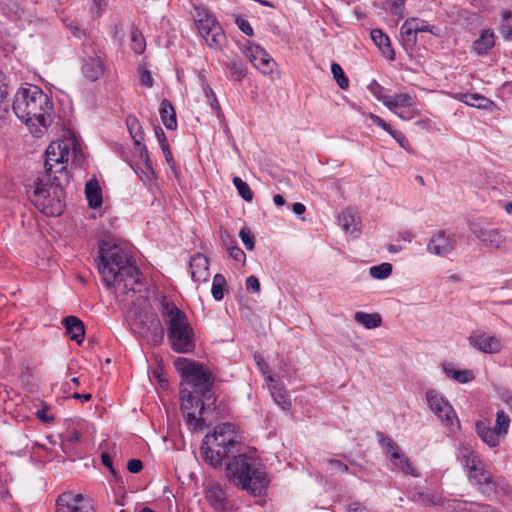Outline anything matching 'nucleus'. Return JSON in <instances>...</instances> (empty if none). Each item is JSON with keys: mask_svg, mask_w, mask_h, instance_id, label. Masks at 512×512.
<instances>
[{"mask_svg": "<svg viewBox=\"0 0 512 512\" xmlns=\"http://www.w3.org/2000/svg\"><path fill=\"white\" fill-rule=\"evenodd\" d=\"M233 184L236 187L239 195L247 202H251L253 200V192L250 189L249 185L243 181L240 177L233 178Z\"/></svg>", "mask_w": 512, "mask_h": 512, "instance_id": "ea45409f", "label": "nucleus"}, {"mask_svg": "<svg viewBox=\"0 0 512 512\" xmlns=\"http://www.w3.org/2000/svg\"><path fill=\"white\" fill-rule=\"evenodd\" d=\"M489 470L486 468V464L482 459L479 460V463H475L471 466V468L466 471L467 478H476L477 475L489 477Z\"/></svg>", "mask_w": 512, "mask_h": 512, "instance_id": "49530a36", "label": "nucleus"}, {"mask_svg": "<svg viewBox=\"0 0 512 512\" xmlns=\"http://www.w3.org/2000/svg\"><path fill=\"white\" fill-rule=\"evenodd\" d=\"M389 134L397 141V143L406 151L412 152L411 145L409 143V140L406 138V136L397 130H391Z\"/></svg>", "mask_w": 512, "mask_h": 512, "instance_id": "603ef678", "label": "nucleus"}, {"mask_svg": "<svg viewBox=\"0 0 512 512\" xmlns=\"http://www.w3.org/2000/svg\"><path fill=\"white\" fill-rule=\"evenodd\" d=\"M155 135L159 142L160 147L166 148V144H168V141H167L166 135L161 127L157 126L155 128Z\"/></svg>", "mask_w": 512, "mask_h": 512, "instance_id": "0e129e2a", "label": "nucleus"}, {"mask_svg": "<svg viewBox=\"0 0 512 512\" xmlns=\"http://www.w3.org/2000/svg\"><path fill=\"white\" fill-rule=\"evenodd\" d=\"M56 512H94L93 501L86 495L64 492L55 502Z\"/></svg>", "mask_w": 512, "mask_h": 512, "instance_id": "9d476101", "label": "nucleus"}, {"mask_svg": "<svg viewBox=\"0 0 512 512\" xmlns=\"http://www.w3.org/2000/svg\"><path fill=\"white\" fill-rule=\"evenodd\" d=\"M477 435L490 447L499 445L501 434L494 428L492 429L486 421L479 420L475 424Z\"/></svg>", "mask_w": 512, "mask_h": 512, "instance_id": "5701e85b", "label": "nucleus"}, {"mask_svg": "<svg viewBox=\"0 0 512 512\" xmlns=\"http://www.w3.org/2000/svg\"><path fill=\"white\" fill-rule=\"evenodd\" d=\"M329 464L335 469V470H338L340 472H347L348 471V466L343 463L342 461L340 460H337V459H329L328 460Z\"/></svg>", "mask_w": 512, "mask_h": 512, "instance_id": "338daca9", "label": "nucleus"}, {"mask_svg": "<svg viewBox=\"0 0 512 512\" xmlns=\"http://www.w3.org/2000/svg\"><path fill=\"white\" fill-rule=\"evenodd\" d=\"M195 11V23L199 33L211 48H219L225 40L222 27L205 8L196 7Z\"/></svg>", "mask_w": 512, "mask_h": 512, "instance_id": "6e6552de", "label": "nucleus"}, {"mask_svg": "<svg viewBox=\"0 0 512 512\" xmlns=\"http://www.w3.org/2000/svg\"><path fill=\"white\" fill-rule=\"evenodd\" d=\"M478 237L482 242L489 244L490 246L498 247L501 243V235L496 230H482Z\"/></svg>", "mask_w": 512, "mask_h": 512, "instance_id": "a19ab883", "label": "nucleus"}, {"mask_svg": "<svg viewBox=\"0 0 512 512\" xmlns=\"http://www.w3.org/2000/svg\"><path fill=\"white\" fill-rule=\"evenodd\" d=\"M495 46V33L491 29H484L479 38L472 44V51L477 55H487Z\"/></svg>", "mask_w": 512, "mask_h": 512, "instance_id": "4be33fe9", "label": "nucleus"}, {"mask_svg": "<svg viewBox=\"0 0 512 512\" xmlns=\"http://www.w3.org/2000/svg\"><path fill=\"white\" fill-rule=\"evenodd\" d=\"M369 118L372 120V122L381 127L382 129H384L385 131H387L388 133L392 130V128L390 127V125L384 121L382 118H380L379 116L375 115V114H370L369 115Z\"/></svg>", "mask_w": 512, "mask_h": 512, "instance_id": "680f3d73", "label": "nucleus"}, {"mask_svg": "<svg viewBox=\"0 0 512 512\" xmlns=\"http://www.w3.org/2000/svg\"><path fill=\"white\" fill-rule=\"evenodd\" d=\"M203 91H204L205 97L209 101L211 108L217 112L218 116H220L221 109H220L219 102L216 98L214 91L209 86V84H207V83L203 84Z\"/></svg>", "mask_w": 512, "mask_h": 512, "instance_id": "de8ad7c7", "label": "nucleus"}, {"mask_svg": "<svg viewBox=\"0 0 512 512\" xmlns=\"http://www.w3.org/2000/svg\"><path fill=\"white\" fill-rule=\"evenodd\" d=\"M456 458L465 471H468L472 465L479 463L480 454L466 444H461L456 451Z\"/></svg>", "mask_w": 512, "mask_h": 512, "instance_id": "b1692460", "label": "nucleus"}, {"mask_svg": "<svg viewBox=\"0 0 512 512\" xmlns=\"http://www.w3.org/2000/svg\"><path fill=\"white\" fill-rule=\"evenodd\" d=\"M136 248L127 241L104 239L99 243L98 256H134Z\"/></svg>", "mask_w": 512, "mask_h": 512, "instance_id": "4468645a", "label": "nucleus"}, {"mask_svg": "<svg viewBox=\"0 0 512 512\" xmlns=\"http://www.w3.org/2000/svg\"><path fill=\"white\" fill-rule=\"evenodd\" d=\"M85 195L91 208L102 205V191L97 179L89 180L85 185Z\"/></svg>", "mask_w": 512, "mask_h": 512, "instance_id": "c85d7f7f", "label": "nucleus"}, {"mask_svg": "<svg viewBox=\"0 0 512 512\" xmlns=\"http://www.w3.org/2000/svg\"><path fill=\"white\" fill-rule=\"evenodd\" d=\"M348 512H371V510L366 507L361 502H352L347 507Z\"/></svg>", "mask_w": 512, "mask_h": 512, "instance_id": "e2e57ef3", "label": "nucleus"}, {"mask_svg": "<svg viewBox=\"0 0 512 512\" xmlns=\"http://www.w3.org/2000/svg\"><path fill=\"white\" fill-rule=\"evenodd\" d=\"M175 368L183 380L179 394L186 409L197 408L200 401H215L214 376L206 366L186 358H178Z\"/></svg>", "mask_w": 512, "mask_h": 512, "instance_id": "f03ea898", "label": "nucleus"}, {"mask_svg": "<svg viewBox=\"0 0 512 512\" xmlns=\"http://www.w3.org/2000/svg\"><path fill=\"white\" fill-rule=\"evenodd\" d=\"M456 245V240L452 234L446 231H439L430 239L427 249L430 253L436 255H446L451 253Z\"/></svg>", "mask_w": 512, "mask_h": 512, "instance_id": "dca6fc26", "label": "nucleus"}, {"mask_svg": "<svg viewBox=\"0 0 512 512\" xmlns=\"http://www.w3.org/2000/svg\"><path fill=\"white\" fill-rule=\"evenodd\" d=\"M368 89L369 91L372 93V95L379 101H381L383 103V105L385 106V101H387V99L389 98L388 95H385L383 93L384 91V88L375 80H373L369 86H368Z\"/></svg>", "mask_w": 512, "mask_h": 512, "instance_id": "09e8293b", "label": "nucleus"}, {"mask_svg": "<svg viewBox=\"0 0 512 512\" xmlns=\"http://www.w3.org/2000/svg\"><path fill=\"white\" fill-rule=\"evenodd\" d=\"M98 271L107 287L116 282L134 292H140L144 286L143 275L136 265L135 258H95Z\"/></svg>", "mask_w": 512, "mask_h": 512, "instance_id": "423d86ee", "label": "nucleus"}, {"mask_svg": "<svg viewBox=\"0 0 512 512\" xmlns=\"http://www.w3.org/2000/svg\"><path fill=\"white\" fill-rule=\"evenodd\" d=\"M411 498L414 502L422 505H436L437 499L436 496L430 493H427L423 490L415 488L411 491Z\"/></svg>", "mask_w": 512, "mask_h": 512, "instance_id": "c9c22d12", "label": "nucleus"}, {"mask_svg": "<svg viewBox=\"0 0 512 512\" xmlns=\"http://www.w3.org/2000/svg\"><path fill=\"white\" fill-rule=\"evenodd\" d=\"M391 462L396 468H398L406 475H410L413 477L420 476L417 468L413 465V463L403 452H401L400 454L394 453L392 455Z\"/></svg>", "mask_w": 512, "mask_h": 512, "instance_id": "c756f323", "label": "nucleus"}, {"mask_svg": "<svg viewBox=\"0 0 512 512\" xmlns=\"http://www.w3.org/2000/svg\"><path fill=\"white\" fill-rule=\"evenodd\" d=\"M45 156V174L43 177L51 180V178L65 173L68 176V181H70L71 175L65 165L70 156L69 144L63 140L51 142L46 149Z\"/></svg>", "mask_w": 512, "mask_h": 512, "instance_id": "0eeeda50", "label": "nucleus"}, {"mask_svg": "<svg viewBox=\"0 0 512 512\" xmlns=\"http://www.w3.org/2000/svg\"><path fill=\"white\" fill-rule=\"evenodd\" d=\"M241 442L230 423L217 425L211 434L204 436L200 451L203 460L213 468L226 463V476L242 490L253 496L262 495L268 485L264 467L241 453Z\"/></svg>", "mask_w": 512, "mask_h": 512, "instance_id": "f257e3e1", "label": "nucleus"}, {"mask_svg": "<svg viewBox=\"0 0 512 512\" xmlns=\"http://www.w3.org/2000/svg\"><path fill=\"white\" fill-rule=\"evenodd\" d=\"M340 226L346 233L356 237L359 234V221L356 213L352 209L344 210L338 217Z\"/></svg>", "mask_w": 512, "mask_h": 512, "instance_id": "a878e982", "label": "nucleus"}, {"mask_svg": "<svg viewBox=\"0 0 512 512\" xmlns=\"http://www.w3.org/2000/svg\"><path fill=\"white\" fill-rule=\"evenodd\" d=\"M209 258H190L191 278L194 282H206L210 278Z\"/></svg>", "mask_w": 512, "mask_h": 512, "instance_id": "412c9836", "label": "nucleus"}, {"mask_svg": "<svg viewBox=\"0 0 512 512\" xmlns=\"http://www.w3.org/2000/svg\"><path fill=\"white\" fill-rule=\"evenodd\" d=\"M162 316L167 326L170 347L177 353L193 352L196 346L194 330L187 315L172 301H163Z\"/></svg>", "mask_w": 512, "mask_h": 512, "instance_id": "39448f33", "label": "nucleus"}, {"mask_svg": "<svg viewBox=\"0 0 512 512\" xmlns=\"http://www.w3.org/2000/svg\"><path fill=\"white\" fill-rule=\"evenodd\" d=\"M371 39L381 50L382 54L389 60L395 58L394 50L392 49L389 37L379 29L371 31Z\"/></svg>", "mask_w": 512, "mask_h": 512, "instance_id": "cd10ccee", "label": "nucleus"}, {"mask_svg": "<svg viewBox=\"0 0 512 512\" xmlns=\"http://www.w3.org/2000/svg\"><path fill=\"white\" fill-rule=\"evenodd\" d=\"M408 22H411L412 28H416L415 32L418 34L419 32H430L434 34V27H431L426 21L420 20L417 18L407 19Z\"/></svg>", "mask_w": 512, "mask_h": 512, "instance_id": "8fccbe9b", "label": "nucleus"}, {"mask_svg": "<svg viewBox=\"0 0 512 512\" xmlns=\"http://www.w3.org/2000/svg\"><path fill=\"white\" fill-rule=\"evenodd\" d=\"M160 117H161L162 123L164 124V126L167 129H176L177 120H176L175 109L172 106L171 102L168 101L167 99H164L161 102Z\"/></svg>", "mask_w": 512, "mask_h": 512, "instance_id": "7c9ffc66", "label": "nucleus"}, {"mask_svg": "<svg viewBox=\"0 0 512 512\" xmlns=\"http://www.w3.org/2000/svg\"><path fill=\"white\" fill-rule=\"evenodd\" d=\"M46 411L47 407H43L42 409L36 412V416L39 420L43 421L44 423H51L54 420V417L47 415Z\"/></svg>", "mask_w": 512, "mask_h": 512, "instance_id": "69168bd1", "label": "nucleus"}, {"mask_svg": "<svg viewBox=\"0 0 512 512\" xmlns=\"http://www.w3.org/2000/svg\"><path fill=\"white\" fill-rule=\"evenodd\" d=\"M101 462L105 467L109 469L110 473L113 475L115 479H118L120 477L118 471L113 466V459L108 452L101 453Z\"/></svg>", "mask_w": 512, "mask_h": 512, "instance_id": "864d4df0", "label": "nucleus"}, {"mask_svg": "<svg viewBox=\"0 0 512 512\" xmlns=\"http://www.w3.org/2000/svg\"><path fill=\"white\" fill-rule=\"evenodd\" d=\"M454 97L464 104L478 109L492 110L495 106L492 100L478 93H457Z\"/></svg>", "mask_w": 512, "mask_h": 512, "instance_id": "aec40b11", "label": "nucleus"}, {"mask_svg": "<svg viewBox=\"0 0 512 512\" xmlns=\"http://www.w3.org/2000/svg\"><path fill=\"white\" fill-rule=\"evenodd\" d=\"M131 48L137 54L144 52L146 48V42L143 34L136 28H133L130 33Z\"/></svg>", "mask_w": 512, "mask_h": 512, "instance_id": "58836bf2", "label": "nucleus"}, {"mask_svg": "<svg viewBox=\"0 0 512 512\" xmlns=\"http://www.w3.org/2000/svg\"><path fill=\"white\" fill-rule=\"evenodd\" d=\"M272 396L275 400V402L283 409V410H289L291 407V401L289 397L282 392L281 390H278L276 392L272 393Z\"/></svg>", "mask_w": 512, "mask_h": 512, "instance_id": "3c124183", "label": "nucleus"}, {"mask_svg": "<svg viewBox=\"0 0 512 512\" xmlns=\"http://www.w3.org/2000/svg\"><path fill=\"white\" fill-rule=\"evenodd\" d=\"M500 32L506 40H512V26L509 24H502Z\"/></svg>", "mask_w": 512, "mask_h": 512, "instance_id": "774afa93", "label": "nucleus"}, {"mask_svg": "<svg viewBox=\"0 0 512 512\" xmlns=\"http://www.w3.org/2000/svg\"><path fill=\"white\" fill-rule=\"evenodd\" d=\"M354 319L367 329H374L381 325L382 319L377 313L356 312Z\"/></svg>", "mask_w": 512, "mask_h": 512, "instance_id": "72a5a7b5", "label": "nucleus"}, {"mask_svg": "<svg viewBox=\"0 0 512 512\" xmlns=\"http://www.w3.org/2000/svg\"><path fill=\"white\" fill-rule=\"evenodd\" d=\"M510 424L509 416L503 411L499 410L496 414V427L495 429L501 435H505L508 431V427Z\"/></svg>", "mask_w": 512, "mask_h": 512, "instance_id": "37998d69", "label": "nucleus"}, {"mask_svg": "<svg viewBox=\"0 0 512 512\" xmlns=\"http://www.w3.org/2000/svg\"><path fill=\"white\" fill-rule=\"evenodd\" d=\"M236 24L238 25V28L247 36L253 35V29L250 25V23L244 19H242L240 16L236 17L235 20Z\"/></svg>", "mask_w": 512, "mask_h": 512, "instance_id": "bf43d9fd", "label": "nucleus"}, {"mask_svg": "<svg viewBox=\"0 0 512 512\" xmlns=\"http://www.w3.org/2000/svg\"><path fill=\"white\" fill-rule=\"evenodd\" d=\"M416 28H412L411 22L407 20L403 23L400 28V36L402 44L406 50L413 49L417 42Z\"/></svg>", "mask_w": 512, "mask_h": 512, "instance_id": "2f4dec72", "label": "nucleus"}, {"mask_svg": "<svg viewBox=\"0 0 512 512\" xmlns=\"http://www.w3.org/2000/svg\"><path fill=\"white\" fill-rule=\"evenodd\" d=\"M442 369L445 375L458 383L465 384L475 379L474 373L469 369L458 370L451 363H443Z\"/></svg>", "mask_w": 512, "mask_h": 512, "instance_id": "bb28decb", "label": "nucleus"}, {"mask_svg": "<svg viewBox=\"0 0 512 512\" xmlns=\"http://www.w3.org/2000/svg\"><path fill=\"white\" fill-rule=\"evenodd\" d=\"M106 70V64L100 56H88L84 59L82 72L89 81L95 82L99 80L105 74Z\"/></svg>", "mask_w": 512, "mask_h": 512, "instance_id": "f3484780", "label": "nucleus"}, {"mask_svg": "<svg viewBox=\"0 0 512 512\" xmlns=\"http://www.w3.org/2000/svg\"><path fill=\"white\" fill-rule=\"evenodd\" d=\"M69 182L68 176L65 173H62L61 176H55L51 178V180L45 177H39L31 186L29 198L43 214L47 216H59L65 208L63 186Z\"/></svg>", "mask_w": 512, "mask_h": 512, "instance_id": "20e7f679", "label": "nucleus"}, {"mask_svg": "<svg viewBox=\"0 0 512 512\" xmlns=\"http://www.w3.org/2000/svg\"><path fill=\"white\" fill-rule=\"evenodd\" d=\"M126 125L136 146H140L144 140V133L139 120L134 115L126 117Z\"/></svg>", "mask_w": 512, "mask_h": 512, "instance_id": "473e14b6", "label": "nucleus"}, {"mask_svg": "<svg viewBox=\"0 0 512 512\" xmlns=\"http://www.w3.org/2000/svg\"><path fill=\"white\" fill-rule=\"evenodd\" d=\"M376 436L379 444L384 448L385 453L390 455V460L394 453L400 454L402 452L398 444L390 439L385 433L377 432Z\"/></svg>", "mask_w": 512, "mask_h": 512, "instance_id": "f704fd0d", "label": "nucleus"}, {"mask_svg": "<svg viewBox=\"0 0 512 512\" xmlns=\"http://www.w3.org/2000/svg\"><path fill=\"white\" fill-rule=\"evenodd\" d=\"M426 398L430 409L441 422L446 426L452 425L456 414L448 400L435 390L427 391Z\"/></svg>", "mask_w": 512, "mask_h": 512, "instance_id": "9b49d317", "label": "nucleus"}, {"mask_svg": "<svg viewBox=\"0 0 512 512\" xmlns=\"http://www.w3.org/2000/svg\"><path fill=\"white\" fill-rule=\"evenodd\" d=\"M417 97L414 94L410 93H398L393 96H389L387 101H385V106L395 113L399 118L403 120H409L413 117V115L405 116L402 113H398L396 111L397 108L403 107V108H410L411 111L414 112L416 109L417 104Z\"/></svg>", "mask_w": 512, "mask_h": 512, "instance_id": "2eb2a0df", "label": "nucleus"}, {"mask_svg": "<svg viewBox=\"0 0 512 512\" xmlns=\"http://www.w3.org/2000/svg\"><path fill=\"white\" fill-rule=\"evenodd\" d=\"M393 266L388 262L381 263L380 265L372 266L369 269V274L374 279H386L392 273Z\"/></svg>", "mask_w": 512, "mask_h": 512, "instance_id": "e433bc0d", "label": "nucleus"}, {"mask_svg": "<svg viewBox=\"0 0 512 512\" xmlns=\"http://www.w3.org/2000/svg\"><path fill=\"white\" fill-rule=\"evenodd\" d=\"M205 498L214 510L218 512L226 510V493L219 484L209 485L205 490Z\"/></svg>", "mask_w": 512, "mask_h": 512, "instance_id": "6ab92c4d", "label": "nucleus"}, {"mask_svg": "<svg viewBox=\"0 0 512 512\" xmlns=\"http://www.w3.org/2000/svg\"><path fill=\"white\" fill-rule=\"evenodd\" d=\"M81 434L77 430H72L67 433L62 439V450L67 453L70 448L80 441Z\"/></svg>", "mask_w": 512, "mask_h": 512, "instance_id": "a18cd8bd", "label": "nucleus"}, {"mask_svg": "<svg viewBox=\"0 0 512 512\" xmlns=\"http://www.w3.org/2000/svg\"><path fill=\"white\" fill-rule=\"evenodd\" d=\"M246 290L250 293H259L261 286L257 277L254 275L249 276L245 282Z\"/></svg>", "mask_w": 512, "mask_h": 512, "instance_id": "4d7b16f0", "label": "nucleus"}, {"mask_svg": "<svg viewBox=\"0 0 512 512\" xmlns=\"http://www.w3.org/2000/svg\"><path fill=\"white\" fill-rule=\"evenodd\" d=\"M226 280L223 275L217 273L213 278L211 293L216 301H220L224 297V288Z\"/></svg>", "mask_w": 512, "mask_h": 512, "instance_id": "4c0bfd02", "label": "nucleus"}, {"mask_svg": "<svg viewBox=\"0 0 512 512\" xmlns=\"http://www.w3.org/2000/svg\"><path fill=\"white\" fill-rule=\"evenodd\" d=\"M12 108L16 116L31 128L36 136L52 122V103L37 86L21 87L15 94Z\"/></svg>", "mask_w": 512, "mask_h": 512, "instance_id": "7ed1b4c3", "label": "nucleus"}, {"mask_svg": "<svg viewBox=\"0 0 512 512\" xmlns=\"http://www.w3.org/2000/svg\"><path fill=\"white\" fill-rule=\"evenodd\" d=\"M181 410L186 423L193 426L194 430H202L204 427H208L216 418L215 401L211 403L200 401L197 408L186 409L183 406V400H181Z\"/></svg>", "mask_w": 512, "mask_h": 512, "instance_id": "1a4fd4ad", "label": "nucleus"}, {"mask_svg": "<svg viewBox=\"0 0 512 512\" xmlns=\"http://www.w3.org/2000/svg\"><path fill=\"white\" fill-rule=\"evenodd\" d=\"M331 72L339 87L341 89H347L349 86V80L345 76L342 67L338 63L334 62L331 64Z\"/></svg>", "mask_w": 512, "mask_h": 512, "instance_id": "79ce46f5", "label": "nucleus"}, {"mask_svg": "<svg viewBox=\"0 0 512 512\" xmlns=\"http://www.w3.org/2000/svg\"><path fill=\"white\" fill-rule=\"evenodd\" d=\"M62 324L65 327L66 334L70 340L75 341L80 345L85 338V326L84 323L74 315L66 316L62 320Z\"/></svg>", "mask_w": 512, "mask_h": 512, "instance_id": "a211bd4d", "label": "nucleus"}, {"mask_svg": "<svg viewBox=\"0 0 512 512\" xmlns=\"http://www.w3.org/2000/svg\"><path fill=\"white\" fill-rule=\"evenodd\" d=\"M127 469L130 473H139L143 469V463L140 459H131L127 463Z\"/></svg>", "mask_w": 512, "mask_h": 512, "instance_id": "052dcab7", "label": "nucleus"}, {"mask_svg": "<svg viewBox=\"0 0 512 512\" xmlns=\"http://www.w3.org/2000/svg\"><path fill=\"white\" fill-rule=\"evenodd\" d=\"M467 512H500L497 508L488 504L473 503L470 505Z\"/></svg>", "mask_w": 512, "mask_h": 512, "instance_id": "13d9d810", "label": "nucleus"}, {"mask_svg": "<svg viewBox=\"0 0 512 512\" xmlns=\"http://www.w3.org/2000/svg\"><path fill=\"white\" fill-rule=\"evenodd\" d=\"M239 235L246 249L248 251H252L254 248V236L252 235L250 230L243 228L240 230Z\"/></svg>", "mask_w": 512, "mask_h": 512, "instance_id": "5fc2aeb1", "label": "nucleus"}, {"mask_svg": "<svg viewBox=\"0 0 512 512\" xmlns=\"http://www.w3.org/2000/svg\"><path fill=\"white\" fill-rule=\"evenodd\" d=\"M244 54L252 65L263 74H271L273 72L275 66L273 58L259 45L249 44L245 47Z\"/></svg>", "mask_w": 512, "mask_h": 512, "instance_id": "ddd939ff", "label": "nucleus"}, {"mask_svg": "<svg viewBox=\"0 0 512 512\" xmlns=\"http://www.w3.org/2000/svg\"><path fill=\"white\" fill-rule=\"evenodd\" d=\"M468 343L474 349L486 354H495L502 349L499 338L489 335L482 330L472 331L468 337Z\"/></svg>", "mask_w": 512, "mask_h": 512, "instance_id": "f8f14e48", "label": "nucleus"}, {"mask_svg": "<svg viewBox=\"0 0 512 512\" xmlns=\"http://www.w3.org/2000/svg\"><path fill=\"white\" fill-rule=\"evenodd\" d=\"M227 66L232 77L237 81H241L247 74L246 66L242 62L233 61Z\"/></svg>", "mask_w": 512, "mask_h": 512, "instance_id": "c03bdc74", "label": "nucleus"}, {"mask_svg": "<svg viewBox=\"0 0 512 512\" xmlns=\"http://www.w3.org/2000/svg\"><path fill=\"white\" fill-rule=\"evenodd\" d=\"M139 78L142 86L151 88L153 86V78L151 72L145 67H139Z\"/></svg>", "mask_w": 512, "mask_h": 512, "instance_id": "6e6d98bb", "label": "nucleus"}, {"mask_svg": "<svg viewBox=\"0 0 512 512\" xmlns=\"http://www.w3.org/2000/svg\"><path fill=\"white\" fill-rule=\"evenodd\" d=\"M468 480L473 486L477 487L479 492L487 497H492L497 493V484L491 472H489V477L477 475L476 478H468Z\"/></svg>", "mask_w": 512, "mask_h": 512, "instance_id": "393cba45", "label": "nucleus"}]
</instances>
